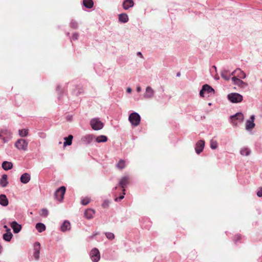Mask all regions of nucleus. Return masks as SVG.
I'll list each match as a JSON object with an SVG mask.
<instances>
[{"label":"nucleus","instance_id":"nucleus-4","mask_svg":"<svg viewBox=\"0 0 262 262\" xmlns=\"http://www.w3.org/2000/svg\"><path fill=\"white\" fill-rule=\"evenodd\" d=\"M12 133L8 129H2L0 131V139L4 143H7L12 138Z\"/></svg>","mask_w":262,"mask_h":262},{"label":"nucleus","instance_id":"nucleus-26","mask_svg":"<svg viewBox=\"0 0 262 262\" xmlns=\"http://www.w3.org/2000/svg\"><path fill=\"white\" fill-rule=\"evenodd\" d=\"M73 138V137L71 135H69L67 137L64 138V140H65V141L63 142L64 147L71 145L72 143Z\"/></svg>","mask_w":262,"mask_h":262},{"label":"nucleus","instance_id":"nucleus-44","mask_svg":"<svg viewBox=\"0 0 262 262\" xmlns=\"http://www.w3.org/2000/svg\"><path fill=\"white\" fill-rule=\"evenodd\" d=\"M38 136L42 138V139H44L46 137V135L45 133L43 132H39L38 133Z\"/></svg>","mask_w":262,"mask_h":262},{"label":"nucleus","instance_id":"nucleus-2","mask_svg":"<svg viewBox=\"0 0 262 262\" xmlns=\"http://www.w3.org/2000/svg\"><path fill=\"white\" fill-rule=\"evenodd\" d=\"M128 120L132 125L137 126L140 123L141 117L138 113L134 112L129 115Z\"/></svg>","mask_w":262,"mask_h":262},{"label":"nucleus","instance_id":"nucleus-37","mask_svg":"<svg viewBox=\"0 0 262 262\" xmlns=\"http://www.w3.org/2000/svg\"><path fill=\"white\" fill-rule=\"evenodd\" d=\"M39 214L42 217H46L49 214V211L47 209L43 208L41 210H40L39 212Z\"/></svg>","mask_w":262,"mask_h":262},{"label":"nucleus","instance_id":"nucleus-35","mask_svg":"<svg viewBox=\"0 0 262 262\" xmlns=\"http://www.w3.org/2000/svg\"><path fill=\"white\" fill-rule=\"evenodd\" d=\"M19 135L21 137H25L28 135V129H23L18 130Z\"/></svg>","mask_w":262,"mask_h":262},{"label":"nucleus","instance_id":"nucleus-49","mask_svg":"<svg viewBox=\"0 0 262 262\" xmlns=\"http://www.w3.org/2000/svg\"><path fill=\"white\" fill-rule=\"evenodd\" d=\"M136 91L138 93H140L141 91V88L140 86H137Z\"/></svg>","mask_w":262,"mask_h":262},{"label":"nucleus","instance_id":"nucleus-36","mask_svg":"<svg viewBox=\"0 0 262 262\" xmlns=\"http://www.w3.org/2000/svg\"><path fill=\"white\" fill-rule=\"evenodd\" d=\"M237 71H238L237 73V76L238 77L242 79L246 78V74L244 71H242L239 68H237Z\"/></svg>","mask_w":262,"mask_h":262},{"label":"nucleus","instance_id":"nucleus-47","mask_svg":"<svg viewBox=\"0 0 262 262\" xmlns=\"http://www.w3.org/2000/svg\"><path fill=\"white\" fill-rule=\"evenodd\" d=\"M4 228L5 229H6V232H11V229L10 228H9L7 225H4Z\"/></svg>","mask_w":262,"mask_h":262},{"label":"nucleus","instance_id":"nucleus-12","mask_svg":"<svg viewBox=\"0 0 262 262\" xmlns=\"http://www.w3.org/2000/svg\"><path fill=\"white\" fill-rule=\"evenodd\" d=\"M254 120L255 116L252 115L250 116V119L247 120L246 122V129L247 130H250L255 127Z\"/></svg>","mask_w":262,"mask_h":262},{"label":"nucleus","instance_id":"nucleus-25","mask_svg":"<svg viewBox=\"0 0 262 262\" xmlns=\"http://www.w3.org/2000/svg\"><path fill=\"white\" fill-rule=\"evenodd\" d=\"M95 140L97 143L105 142L107 141V137L104 135H100L97 137L95 136Z\"/></svg>","mask_w":262,"mask_h":262},{"label":"nucleus","instance_id":"nucleus-56","mask_svg":"<svg viewBox=\"0 0 262 262\" xmlns=\"http://www.w3.org/2000/svg\"><path fill=\"white\" fill-rule=\"evenodd\" d=\"M59 88H59V86H58L57 87V90L59 89Z\"/></svg>","mask_w":262,"mask_h":262},{"label":"nucleus","instance_id":"nucleus-23","mask_svg":"<svg viewBox=\"0 0 262 262\" xmlns=\"http://www.w3.org/2000/svg\"><path fill=\"white\" fill-rule=\"evenodd\" d=\"M118 19L120 23H126L128 21V17L127 14L121 13L119 15Z\"/></svg>","mask_w":262,"mask_h":262},{"label":"nucleus","instance_id":"nucleus-57","mask_svg":"<svg viewBox=\"0 0 262 262\" xmlns=\"http://www.w3.org/2000/svg\"><path fill=\"white\" fill-rule=\"evenodd\" d=\"M117 188V187L116 186V187H115L114 188V189H115V190H116Z\"/></svg>","mask_w":262,"mask_h":262},{"label":"nucleus","instance_id":"nucleus-46","mask_svg":"<svg viewBox=\"0 0 262 262\" xmlns=\"http://www.w3.org/2000/svg\"><path fill=\"white\" fill-rule=\"evenodd\" d=\"M241 238V236L239 235H236L234 237V241L235 243L237 242L238 240H239Z\"/></svg>","mask_w":262,"mask_h":262},{"label":"nucleus","instance_id":"nucleus-24","mask_svg":"<svg viewBox=\"0 0 262 262\" xmlns=\"http://www.w3.org/2000/svg\"><path fill=\"white\" fill-rule=\"evenodd\" d=\"M222 77L226 80H229L230 78V74L227 70L224 69L221 73Z\"/></svg>","mask_w":262,"mask_h":262},{"label":"nucleus","instance_id":"nucleus-3","mask_svg":"<svg viewBox=\"0 0 262 262\" xmlns=\"http://www.w3.org/2000/svg\"><path fill=\"white\" fill-rule=\"evenodd\" d=\"M228 100L232 103H237L242 101L243 96L237 93H231L228 95Z\"/></svg>","mask_w":262,"mask_h":262},{"label":"nucleus","instance_id":"nucleus-55","mask_svg":"<svg viewBox=\"0 0 262 262\" xmlns=\"http://www.w3.org/2000/svg\"><path fill=\"white\" fill-rule=\"evenodd\" d=\"M180 75V73H178L177 74V76H179Z\"/></svg>","mask_w":262,"mask_h":262},{"label":"nucleus","instance_id":"nucleus-33","mask_svg":"<svg viewBox=\"0 0 262 262\" xmlns=\"http://www.w3.org/2000/svg\"><path fill=\"white\" fill-rule=\"evenodd\" d=\"M126 166L125 162L124 160L121 159L116 164V167L119 169H122L125 168Z\"/></svg>","mask_w":262,"mask_h":262},{"label":"nucleus","instance_id":"nucleus-43","mask_svg":"<svg viewBox=\"0 0 262 262\" xmlns=\"http://www.w3.org/2000/svg\"><path fill=\"white\" fill-rule=\"evenodd\" d=\"M79 37V34L78 33H74L72 37V39L73 40H76L78 39Z\"/></svg>","mask_w":262,"mask_h":262},{"label":"nucleus","instance_id":"nucleus-7","mask_svg":"<svg viewBox=\"0 0 262 262\" xmlns=\"http://www.w3.org/2000/svg\"><path fill=\"white\" fill-rule=\"evenodd\" d=\"M66 188L64 186H61L57 189L54 194L55 198L57 201L61 202L64 198Z\"/></svg>","mask_w":262,"mask_h":262},{"label":"nucleus","instance_id":"nucleus-8","mask_svg":"<svg viewBox=\"0 0 262 262\" xmlns=\"http://www.w3.org/2000/svg\"><path fill=\"white\" fill-rule=\"evenodd\" d=\"M155 94L154 90L150 86H147L143 94V97L145 99H151L154 97Z\"/></svg>","mask_w":262,"mask_h":262},{"label":"nucleus","instance_id":"nucleus-9","mask_svg":"<svg viewBox=\"0 0 262 262\" xmlns=\"http://www.w3.org/2000/svg\"><path fill=\"white\" fill-rule=\"evenodd\" d=\"M90 256L93 262H98L100 258V255L98 249L94 248L90 252Z\"/></svg>","mask_w":262,"mask_h":262},{"label":"nucleus","instance_id":"nucleus-30","mask_svg":"<svg viewBox=\"0 0 262 262\" xmlns=\"http://www.w3.org/2000/svg\"><path fill=\"white\" fill-rule=\"evenodd\" d=\"M210 147L212 149H216L218 147V143L214 138L210 141Z\"/></svg>","mask_w":262,"mask_h":262},{"label":"nucleus","instance_id":"nucleus-51","mask_svg":"<svg viewBox=\"0 0 262 262\" xmlns=\"http://www.w3.org/2000/svg\"><path fill=\"white\" fill-rule=\"evenodd\" d=\"M138 55L140 56L141 57H143L142 54L140 52L137 53Z\"/></svg>","mask_w":262,"mask_h":262},{"label":"nucleus","instance_id":"nucleus-16","mask_svg":"<svg viewBox=\"0 0 262 262\" xmlns=\"http://www.w3.org/2000/svg\"><path fill=\"white\" fill-rule=\"evenodd\" d=\"M129 183V177L124 176L119 181V185L122 188V191H125V187Z\"/></svg>","mask_w":262,"mask_h":262},{"label":"nucleus","instance_id":"nucleus-38","mask_svg":"<svg viewBox=\"0 0 262 262\" xmlns=\"http://www.w3.org/2000/svg\"><path fill=\"white\" fill-rule=\"evenodd\" d=\"M90 202V199L88 197H85L84 198H82L81 201V203L83 205H88Z\"/></svg>","mask_w":262,"mask_h":262},{"label":"nucleus","instance_id":"nucleus-45","mask_svg":"<svg viewBox=\"0 0 262 262\" xmlns=\"http://www.w3.org/2000/svg\"><path fill=\"white\" fill-rule=\"evenodd\" d=\"M257 195L258 197H261L262 196V187H259L258 189V190L257 192Z\"/></svg>","mask_w":262,"mask_h":262},{"label":"nucleus","instance_id":"nucleus-34","mask_svg":"<svg viewBox=\"0 0 262 262\" xmlns=\"http://www.w3.org/2000/svg\"><path fill=\"white\" fill-rule=\"evenodd\" d=\"M250 152H251L249 148H246V147L242 148L240 150V154L242 156H248L250 154Z\"/></svg>","mask_w":262,"mask_h":262},{"label":"nucleus","instance_id":"nucleus-52","mask_svg":"<svg viewBox=\"0 0 262 262\" xmlns=\"http://www.w3.org/2000/svg\"><path fill=\"white\" fill-rule=\"evenodd\" d=\"M96 234H94V235H91V236H90V237L91 238H93V237H94V236H95Z\"/></svg>","mask_w":262,"mask_h":262},{"label":"nucleus","instance_id":"nucleus-29","mask_svg":"<svg viewBox=\"0 0 262 262\" xmlns=\"http://www.w3.org/2000/svg\"><path fill=\"white\" fill-rule=\"evenodd\" d=\"M83 5L86 8H92L93 7L94 3L92 0H83Z\"/></svg>","mask_w":262,"mask_h":262},{"label":"nucleus","instance_id":"nucleus-53","mask_svg":"<svg viewBox=\"0 0 262 262\" xmlns=\"http://www.w3.org/2000/svg\"><path fill=\"white\" fill-rule=\"evenodd\" d=\"M2 246L0 245V254L2 252Z\"/></svg>","mask_w":262,"mask_h":262},{"label":"nucleus","instance_id":"nucleus-1","mask_svg":"<svg viewBox=\"0 0 262 262\" xmlns=\"http://www.w3.org/2000/svg\"><path fill=\"white\" fill-rule=\"evenodd\" d=\"M90 123L92 129L95 130H100L104 126L103 123L98 118L92 119Z\"/></svg>","mask_w":262,"mask_h":262},{"label":"nucleus","instance_id":"nucleus-6","mask_svg":"<svg viewBox=\"0 0 262 262\" xmlns=\"http://www.w3.org/2000/svg\"><path fill=\"white\" fill-rule=\"evenodd\" d=\"M244 119V116L242 113H237L230 116L231 123L234 126L237 125L238 122H242Z\"/></svg>","mask_w":262,"mask_h":262},{"label":"nucleus","instance_id":"nucleus-13","mask_svg":"<svg viewBox=\"0 0 262 262\" xmlns=\"http://www.w3.org/2000/svg\"><path fill=\"white\" fill-rule=\"evenodd\" d=\"M40 249V244L39 242L35 243L34 245V253L33 256L35 260H37L39 258Z\"/></svg>","mask_w":262,"mask_h":262},{"label":"nucleus","instance_id":"nucleus-27","mask_svg":"<svg viewBox=\"0 0 262 262\" xmlns=\"http://www.w3.org/2000/svg\"><path fill=\"white\" fill-rule=\"evenodd\" d=\"M13 167V164L10 162L4 161L2 163V167L5 170L11 169Z\"/></svg>","mask_w":262,"mask_h":262},{"label":"nucleus","instance_id":"nucleus-50","mask_svg":"<svg viewBox=\"0 0 262 262\" xmlns=\"http://www.w3.org/2000/svg\"><path fill=\"white\" fill-rule=\"evenodd\" d=\"M132 91V90L130 88L128 87L126 89V92L128 93H130Z\"/></svg>","mask_w":262,"mask_h":262},{"label":"nucleus","instance_id":"nucleus-39","mask_svg":"<svg viewBox=\"0 0 262 262\" xmlns=\"http://www.w3.org/2000/svg\"><path fill=\"white\" fill-rule=\"evenodd\" d=\"M105 235L107 238H108L110 240H113L115 238V235L114 234V233L112 232H105Z\"/></svg>","mask_w":262,"mask_h":262},{"label":"nucleus","instance_id":"nucleus-19","mask_svg":"<svg viewBox=\"0 0 262 262\" xmlns=\"http://www.w3.org/2000/svg\"><path fill=\"white\" fill-rule=\"evenodd\" d=\"M134 5V3L133 0H125L122 4L124 10H128L129 8L133 7Z\"/></svg>","mask_w":262,"mask_h":262},{"label":"nucleus","instance_id":"nucleus-31","mask_svg":"<svg viewBox=\"0 0 262 262\" xmlns=\"http://www.w3.org/2000/svg\"><path fill=\"white\" fill-rule=\"evenodd\" d=\"M36 229L39 232H42L46 230V226L43 223H38L36 225Z\"/></svg>","mask_w":262,"mask_h":262},{"label":"nucleus","instance_id":"nucleus-21","mask_svg":"<svg viewBox=\"0 0 262 262\" xmlns=\"http://www.w3.org/2000/svg\"><path fill=\"white\" fill-rule=\"evenodd\" d=\"M70 223L68 221H64L61 226V230L63 232H65L70 230Z\"/></svg>","mask_w":262,"mask_h":262},{"label":"nucleus","instance_id":"nucleus-22","mask_svg":"<svg viewBox=\"0 0 262 262\" xmlns=\"http://www.w3.org/2000/svg\"><path fill=\"white\" fill-rule=\"evenodd\" d=\"M95 211L92 209H88L85 211L84 215L88 219H91L94 217Z\"/></svg>","mask_w":262,"mask_h":262},{"label":"nucleus","instance_id":"nucleus-5","mask_svg":"<svg viewBox=\"0 0 262 262\" xmlns=\"http://www.w3.org/2000/svg\"><path fill=\"white\" fill-rule=\"evenodd\" d=\"M28 142L25 139H19L15 143V147L19 150L26 151L28 148Z\"/></svg>","mask_w":262,"mask_h":262},{"label":"nucleus","instance_id":"nucleus-48","mask_svg":"<svg viewBox=\"0 0 262 262\" xmlns=\"http://www.w3.org/2000/svg\"><path fill=\"white\" fill-rule=\"evenodd\" d=\"M238 71H237V68L236 70H235L234 71H233V72L230 74V76H231V75H234V74H236V73L237 74V72H238Z\"/></svg>","mask_w":262,"mask_h":262},{"label":"nucleus","instance_id":"nucleus-32","mask_svg":"<svg viewBox=\"0 0 262 262\" xmlns=\"http://www.w3.org/2000/svg\"><path fill=\"white\" fill-rule=\"evenodd\" d=\"M12 237L13 234L11 232H6L4 233L3 235V238L4 240L8 242L11 241Z\"/></svg>","mask_w":262,"mask_h":262},{"label":"nucleus","instance_id":"nucleus-15","mask_svg":"<svg viewBox=\"0 0 262 262\" xmlns=\"http://www.w3.org/2000/svg\"><path fill=\"white\" fill-rule=\"evenodd\" d=\"M95 140V136L92 134H88L81 138V141L85 144L91 143Z\"/></svg>","mask_w":262,"mask_h":262},{"label":"nucleus","instance_id":"nucleus-58","mask_svg":"<svg viewBox=\"0 0 262 262\" xmlns=\"http://www.w3.org/2000/svg\"><path fill=\"white\" fill-rule=\"evenodd\" d=\"M208 104H209V105H210L211 104V103H209Z\"/></svg>","mask_w":262,"mask_h":262},{"label":"nucleus","instance_id":"nucleus-42","mask_svg":"<svg viewBox=\"0 0 262 262\" xmlns=\"http://www.w3.org/2000/svg\"><path fill=\"white\" fill-rule=\"evenodd\" d=\"M125 191H124H124H123V194H122V195H120V196L119 197H118V198H116L115 199V201H116V202H118V201H120V200H122V199L124 198V195H125Z\"/></svg>","mask_w":262,"mask_h":262},{"label":"nucleus","instance_id":"nucleus-40","mask_svg":"<svg viewBox=\"0 0 262 262\" xmlns=\"http://www.w3.org/2000/svg\"><path fill=\"white\" fill-rule=\"evenodd\" d=\"M70 26L71 28H72L73 29H77V28H78V23L75 20H72L71 21Z\"/></svg>","mask_w":262,"mask_h":262},{"label":"nucleus","instance_id":"nucleus-10","mask_svg":"<svg viewBox=\"0 0 262 262\" xmlns=\"http://www.w3.org/2000/svg\"><path fill=\"white\" fill-rule=\"evenodd\" d=\"M214 89L208 84H204L203 85L202 89L200 92V95L202 97H204V93H207L208 94L210 93H214Z\"/></svg>","mask_w":262,"mask_h":262},{"label":"nucleus","instance_id":"nucleus-17","mask_svg":"<svg viewBox=\"0 0 262 262\" xmlns=\"http://www.w3.org/2000/svg\"><path fill=\"white\" fill-rule=\"evenodd\" d=\"M10 226L12 228L14 233L19 232L21 229V226L18 224L16 221H13L10 223Z\"/></svg>","mask_w":262,"mask_h":262},{"label":"nucleus","instance_id":"nucleus-18","mask_svg":"<svg viewBox=\"0 0 262 262\" xmlns=\"http://www.w3.org/2000/svg\"><path fill=\"white\" fill-rule=\"evenodd\" d=\"M30 179L31 176L28 173H25L23 174L20 178V181L23 184L28 183L30 181Z\"/></svg>","mask_w":262,"mask_h":262},{"label":"nucleus","instance_id":"nucleus-54","mask_svg":"<svg viewBox=\"0 0 262 262\" xmlns=\"http://www.w3.org/2000/svg\"><path fill=\"white\" fill-rule=\"evenodd\" d=\"M212 68L214 69L215 70H216V68L215 66H212Z\"/></svg>","mask_w":262,"mask_h":262},{"label":"nucleus","instance_id":"nucleus-14","mask_svg":"<svg viewBox=\"0 0 262 262\" xmlns=\"http://www.w3.org/2000/svg\"><path fill=\"white\" fill-rule=\"evenodd\" d=\"M205 141L203 140H199L195 145V150L197 154H200L204 149Z\"/></svg>","mask_w":262,"mask_h":262},{"label":"nucleus","instance_id":"nucleus-11","mask_svg":"<svg viewBox=\"0 0 262 262\" xmlns=\"http://www.w3.org/2000/svg\"><path fill=\"white\" fill-rule=\"evenodd\" d=\"M232 81L233 83L243 89L246 88L248 86V84L237 77L234 76L232 78Z\"/></svg>","mask_w":262,"mask_h":262},{"label":"nucleus","instance_id":"nucleus-41","mask_svg":"<svg viewBox=\"0 0 262 262\" xmlns=\"http://www.w3.org/2000/svg\"><path fill=\"white\" fill-rule=\"evenodd\" d=\"M110 203V201L108 200H105L104 201V202L102 203V207L103 208H106L108 207Z\"/></svg>","mask_w":262,"mask_h":262},{"label":"nucleus","instance_id":"nucleus-20","mask_svg":"<svg viewBox=\"0 0 262 262\" xmlns=\"http://www.w3.org/2000/svg\"><path fill=\"white\" fill-rule=\"evenodd\" d=\"M9 204V201L5 194L0 195V205L4 207H6Z\"/></svg>","mask_w":262,"mask_h":262},{"label":"nucleus","instance_id":"nucleus-28","mask_svg":"<svg viewBox=\"0 0 262 262\" xmlns=\"http://www.w3.org/2000/svg\"><path fill=\"white\" fill-rule=\"evenodd\" d=\"M7 181V176L6 174H3L0 180V184L3 187H5L8 185Z\"/></svg>","mask_w":262,"mask_h":262}]
</instances>
